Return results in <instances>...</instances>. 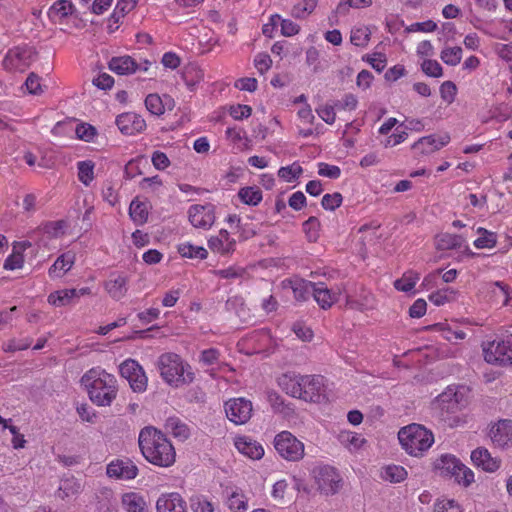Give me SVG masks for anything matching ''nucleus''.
Returning <instances> with one entry per match:
<instances>
[{"label":"nucleus","instance_id":"a878e982","mask_svg":"<svg viewBox=\"0 0 512 512\" xmlns=\"http://www.w3.org/2000/svg\"><path fill=\"white\" fill-rule=\"evenodd\" d=\"M278 385L288 395L299 398L301 396V374L287 372L278 378Z\"/></svg>","mask_w":512,"mask_h":512},{"label":"nucleus","instance_id":"393cba45","mask_svg":"<svg viewBox=\"0 0 512 512\" xmlns=\"http://www.w3.org/2000/svg\"><path fill=\"white\" fill-rule=\"evenodd\" d=\"M226 505L232 512H246L248 510V498L238 487L225 489Z\"/></svg>","mask_w":512,"mask_h":512},{"label":"nucleus","instance_id":"4c0bfd02","mask_svg":"<svg viewBox=\"0 0 512 512\" xmlns=\"http://www.w3.org/2000/svg\"><path fill=\"white\" fill-rule=\"evenodd\" d=\"M381 477L386 481L399 483L407 478V471L399 465H388L383 468Z\"/></svg>","mask_w":512,"mask_h":512},{"label":"nucleus","instance_id":"5fc2aeb1","mask_svg":"<svg viewBox=\"0 0 512 512\" xmlns=\"http://www.w3.org/2000/svg\"><path fill=\"white\" fill-rule=\"evenodd\" d=\"M75 133L77 138L80 140L90 142L96 136L97 131L94 126L87 123H81L76 126Z\"/></svg>","mask_w":512,"mask_h":512},{"label":"nucleus","instance_id":"052dcab7","mask_svg":"<svg viewBox=\"0 0 512 512\" xmlns=\"http://www.w3.org/2000/svg\"><path fill=\"white\" fill-rule=\"evenodd\" d=\"M318 174L330 179H338L341 175V169L336 165L321 162L318 164Z\"/></svg>","mask_w":512,"mask_h":512},{"label":"nucleus","instance_id":"e433bc0d","mask_svg":"<svg viewBox=\"0 0 512 512\" xmlns=\"http://www.w3.org/2000/svg\"><path fill=\"white\" fill-rule=\"evenodd\" d=\"M238 196L243 203L256 206L262 200V191L259 187L248 186L241 188L238 192Z\"/></svg>","mask_w":512,"mask_h":512},{"label":"nucleus","instance_id":"79ce46f5","mask_svg":"<svg viewBox=\"0 0 512 512\" xmlns=\"http://www.w3.org/2000/svg\"><path fill=\"white\" fill-rule=\"evenodd\" d=\"M77 168L79 181L88 186L94 179V163L89 160L80 161Z\"/></svg>","mask_w":512,"mask_h":512},{"label":"nucleus","instance_id":"f257e3e1","mask_svg":"<svg viewBox=\"0 0 512 512\" xmlns=\"http://www.w3.org/2000/svg\"><path fill=\"white\" fill-rule=\"evenodd\" d=\"M138 443L143 457L151 464L159 467H169L174 464L175 449L166 435L156 428H143L140 431Z\"/></svg>","mask_w":512,"mask_h":512},{"label":"nucleus","instance_id":"774afa93","mask_svg":"<svg viewBox=\"0 0 512 512\" xmlns=\"http://www.w3.org/2000/svg\"><path fill=\"white\" fill-rule=\"evenodd\" d=\"M25 86L30 94L39 95L42 93L40 77L34 72L30 73L25 81Z\"/></svg>","mask_w":512,"mask_h":512},{"label":"nucleus","instance_id":"4468645a","mask_svg":"<svg viewBox=\"0 0 512 512\" xmlns=\"http://www.w3.org/2000/svg\"><path fill=\"white\" fill-rule=\"evenodd\" d=\"M138 467L130 459H117L107 465L106 473L110 478L132 480L138 475Z\"/></svg>","mask_w":512,"mask_h":512},{"label":"nucleus","instance_id":"f3484780","mask_svg":"<svg viewBox=\"0 0 512 512\" xmlns=\"http://www.w3.org/2000/svg\"><path fill=\"white\" fill-rule=\"evenodd\" d=\"M91 293L90 288L83 287L80 289H62L52 292L48 296V303L55 307H63L71 304L74 299H78L81 296L88 295Z\"/></svg>","mask_w":512,"mask_h":512},{"label":"nucleus","instance_id":"a18cd8bd","mask_svg":"<svg viewBox=\"0 0 512 512\" xmlns=\"http://www.w3.org/2000/svg\"><path fill=\"white\" fill-rule=\"evenodd\" d=\"M370 34L367 27L353 28L350 35V42L355 46L365 47L370 40Z\"/></svg>","mask_w":512,"mask_h":512},{"label":"nucleus","instance_id":"0eeeda50","mask_svg":"<svg viewBox=\"0 0 512 512\" xmlns=\"http://www.w3.org/2000/svg\"><path fill=\"white\" fill-rule=\"evenodd\" d=\"M36 55L33 47L16 46L7 51L2 65L9 72H24L36 60Z\"/></svg>","mask_w":512,"mask_h":512},{"label":"nucleus","instance_id":"13d9d810","mask_svg":"<svg viewBox=\"0 0 512 512\" xmlns=\"http://www.w3.org/2000/svg\"><path fill=\"white\" fill-rule=\"evenodd\" d=\"M372 4V0H344L337 6V11L340 13H346L349 8H365Z\"/></svg>","mask_w":512,"mask_h":512},{"label":"nucleus","instance_id":"dca6fc26","mask_svg":"<svg viewBox=\"0 0 512 512\" xmlns=\"http://www.w3.org/2000/svg\"><path fill=\"white\" fill-rule=\"evenodd\" d=\"M340 294V287L329 289L323 282L315 283L313 298L323 310L330 309L339 300Z\"/></svg>","mask_w":512,"mask_h":512},{"label":"nucleus","instance_id":"de8ad7c7","mask_svg":"<svg viewBox=\"0 0 512 512\" xmlns=\"http://www.w3.org/2000/svg\"><path fill=\"white\" fill-rule=\"evenodd\" d=\"M456 292L451 288L438 290L429 295V300L436 306H442L454 300Z\"/></svg>","mask_w":512,"mask_h":512},{"label":"nucleus","instance_id":"a211bd4d","mask_svg":"<svg viewBox=\"0 0 512 512\" xmlns=\"http://www.w3.org/2000/svg\"><path fill=\"white\" fill-rule=\"evenodd\" d=\"M116 125L119 130L126 135L139 133L146 128L145 120L138 114L127 112L116 118Z\"/></svg>","mask_w":512,"mask_h":512},{"label":"nucleus","instance_id":"20e7f679","mask_svg":"<svg viewBox=\"0 0 512 512\" xmlns=\"http://www.w3.org/2000/svg\"><path fill=\"white\" fill-rule=\"evenodd\" d=\"M398 439L403 449L415 457L422 456L434 443L432 432L415 423L401 428Z\"/></svg>","mask_w":512,"mask_h":512},{"label":"nucleus","instance_id":"4be33fe9","mask_svg":"<svg viewBox=\"0 0 512 512\" xmlns=\"http://www.w3.org/2000/svg\"><path fill=\"white\" fill-rule=\"evenodd\" d=\"M234 445L241 454L250 459L259 460L264 455L262 445L247 436L236 437Z\"/></svg>","mask_w":512,"mask_h":512},{"label":"nucleus","instance_id":"6ab92c4d","mask_svg":"<svg viewBox=\"0 0 512 512\" xmlns=\"http://www.w3.org/2000/svg\"><path fill=\"white\" fill-rule=\"evenodd\" d=\"M157 512H187L186 502L176 492L164 493L159 496L156 502Z\"/></svg>","mask_w":512,"mask_h":512},{"label":"nucleus","instance_id":"473e14b6","mask_svg":"<svg viewBox=\"0 0 512 512\" xmlns=\"http://www.w3.org/2000/svg\"><path fill=\"white\" fill-rule=\"evenodd\" d=\"M165 429L181 441L186 440L190 435L188 426L178 417H169L165 422Z\"/></svg>","mask_w":512,"mask_h":512},{"label":"nucleus","instance_id":"2f4dec72","mask_svg":"<svg viewBox=\"0 0 512 512\" xmlns=\"http://www.w3.org/2000/svg\"><path fill=\"white\" fill-rule=\"evenodd\" d=\"M290 283L295 300L304 302L308 300L311 295L313 296L315 282L297 279Z\"/></svg>","mask_w":512,"mask_h":512},{"label":"nucleus","instance_id":"aec40b11","mask_svg":"<svg viewBox=\"0 0 512 512\" xmlns=\"http://www.w3.org/2000/svg\"><path fill=\"white\" fill-rule=\"evenodd\" d=\"M490 437L501 448L512 446V420H500L491 428Z\"/></svg>","mask_w":512,"mask_h":512},{"label":"nucleus","instance_id":"49530a36","mask_svg":"<svg viewBox=\"0 0 512 512\" xmlns=\"http://www.w3.org/2000/svg\"><path fill=\"white\" fill-rule=\"evenodd\" d=\"M147 110L153 115H162L165 111L163 99L158 94H149L145 99Z\"/></svg>","mask_w":512,"mask_h":512},{"label":"nucleus","instance_id":"7c9ffc66","mask_svg":"<svg viewBox=\"0 0 512 512\" xmlns=\"http://www.w3.org/2000/svg\"><path fill=\"white\" fill-rule=\"evenodd\" d=\"M73 13V4L68 0L56 1L48 10L49 19L54 22H61L64 18Z\"/></svg>","mask_w":512,"mask_h":512},{"label":"nucleus","instance_id":"f03ea898","mask_svg":"<svg viewBox=\"0 0 512 512\" xmlns=\"http://www.w3.org/2000/svg\"><path fill=\"white\" fill-rule=\"evenodd\" d=\"M81 383L86 388L89 399L97 406H110L117 397L116 377L100 367H93L86 371L81 378Z\"/></svg>","mask_w":512,"mask_h":512},{"label":"nucleus","instance_id":"37998d69","mask_svg":"<svg viewBox=\"0 0 512 512\" xmlns=\"http://www.w3.org/2000/svg\"><path fill=\"white\" fill-rule=\"evenodd\" d=\"M440 58L445 64L456 66L462 59V49L458 46L447 47L441 51Z\"/></svg>","mask_w":512,"mask_h":512},{"label":"nucleus","instance_id":"864d4df0","mask_svg":"<svg viewBox=\"0 0 512 512\" xmlns=\"http://www.w3.org/2000/svg\"><path fill=\"white\" fill-rule=\"evenodd\" d=\"M458 484H461L463 486H469L471 483L474 482V472L465 466L464 464L461 465L459 470L453 475L452 477Z\"/></svg>","mask_w":512,"mask_h":512},{"label":"nucleus","instance_id":"9b49d317","mask_svg":"<svg viewBox=\"0 0 512 512\" xmlns=\"http://www.w3.org/2000/svg\"><path fill=\"white\" fill-rule=\"evenodd\" d=\"M188 219L197 229L209 230L215 223V206L211 203L194 204L188 209Z\"/></svg>","mask_w":512,"mask_h":512},{"label":"nucleus","instance_id":"5701e85b","mask_svg":"<svg viewBox=\"0 0 512 512\" xmlns=\"http://www.w3.org/2000/svg\"><path fill=\"white\" fill-rule=\"evenodd\" d=\"M463 463L451 454H442L433 463L434 470L443 477L452 478Z\"/></svg>","mask_w":512,"mask_h":512},{"label":"nucleus","instance_id":"39448f33","mask_svg":"<svg viewBox=\"0 0 512 512\" xmlns=\"http://www.w3.org/2000/svg\"><path fill=\"white\" fill-rule=\"evenodd\" d=\"M274 448L278 455L290 462H298L305 455V446L290 431H281L275 435L273 441Z\"/></svg>","mask_w":512,"mask_h":512},{"label":"nucleus","instance_id":"6e6d98bb","mask_svg":"<svg viewBox=\"0 0 512 512\" xmlns=\"http://www.w3.org/2000/svg\"><path fill=\"white\" fill-rule=\"evenodd\" d=\"M422 71L430 77L439 78L443 75V69L436 60H424L421 65Z\"/></svg>","mask_w":512,"mask_h":512},{"label":"nucleus","instance_id":"c756f323","mask_svg":"<svg viewBox=\"0 0 512 512\" xmlns=\"http://www.w3.org/2000/svg\"><path fill=\"white\" fill-rule=\"evenodd\" d=\"M127 277L121 274L111 275L105 282V290L115 300L122 299L127 293Z\"/></svg>","mask_w":512,"mask_h":512},{"label":"nucleus","instance_id":"a19ab883","mask_svg":"<svg viewBox=\"0 0 512 512\" xmlns=\"http://www.w3.org/2000/svg\"><path fill=\"white\" fill-rule=\"evenodd\" d=\"M477 232L481 234L480 237H478L474 241V246L478 249H485V248H493L497 244V235L494 232L488 231L485 228L479 227L477 229Z\"/></svg>","mask_w":512,"mask_h":512},{"label":"nucleus","instance_id":"58836bf2","mask_svg":"<svg viewBox=\"0 0 512 512\" xmlns=\"http://www.w3.org/2000/svg\"><path fill=\"white\" fill-rule=\"evenodd\" d=\"M420 279V275L414 271H408L403 274L400 279L394 282V287L402 292H410L414 289L416 283Z\"/></svg>","mask_w":512,"mask_h":512},{"label":"nucleus","instance_id":"680f3d73","mask_svg":"<svg viewBox=\"0 0 512 512\" xmlns=\"http://www.w3.org/2000/svg\"><path fill=\"white\" fill-rule=\"evenodd\" d=\"M342 199V195L338 192L325 194L322 198L321 204L324 209L333 211L341 205Z\"/></svg>","mask_w":512,"mask_h":512},{"label":"nucleus","instance_id":"338daca9","mask_svg":"<svg viewBox=\"0 0 512 512\" xmlns=\"http://www.w3.org/2000/svg\"><path fill=\"white\" fill-rule=\"evenodd\" d=\"M456 85L451 81H445L440 86L441 98L447 102L452 103L456 95Z\"/></svg>","mask_w":512,"mask_h":512},{"label":"nucleus","instance_id":"0e129e2a","mask_svg":"<svg viewBox=\"0 0 512 512\" xmlns=\"http://www.w3.org/2000/svg\"><path fill=\"white\" fill-rule=\"evenodd\" d=\"M254 66L260 74H264L271 68L272 59L267 53H258L254 58Z\"/></svg>","mask_w":512,"mask_h":512},{"label":"nucleus","instance_id":"4d7b16f0","mask_svg":"<svg viewBox=\"0 0 512 512\" xmlns=\"http://www.w3.org/2000/svg\"><path fill=\"white\" fill-rule=\"evenodd\" d=\"M66 223L63 220L48 222L44 225V233L49 237L57 238L64 234Z\"/></svg>","mask_w":512,"mask_h":512},{"label":"nucleus","instance_id":"9d476101","mask_svg":"<svg viewBox=\"0 0 512 512\" xmlns=\"http://www.w3.org/2000/svg\"><path fill=\"white\" fill-rule=\"evenodd\" d=\"M318 489L326 494H334L340 488L341 478L335 468L329 465L318 466L313 470Z\"/></svg>","mask_w":512,"mask_h":512},{"label":"nucleus","instance_id":"72a5a7b5","mask_svg":"<svg viewBox=\"0 0 512 512\" xmlns=\"http://www.w3.org/2000/svg\"><path fill=\"white\" fill-rule=\"evenodd\" d=\"M178 253L185 258L204 260L208 256L207 250L202 246H195L190 242L180 243Z\"/></svg>","mask_w":512,"mask_h":512},{"label":"nucleus","instance_id":"c85d7f7f","mask_svg":"<svg viewBox=\"0 0 512 512\" xmlns=\"http://www.w3.org/2000/svg\"><path fill=\"white\" fill-rule=\"evenodd\" d=\"M109 69L118 75H128L137 72V62L129 55L113 57L109 61Z\"/></svg>","mask_w":512,"mask_h":512},{"label":"nucleus","instance_id":"bf43d9fd","mask_svg":"<svg viewBox=\"0 0 512 512\" xmlns=\"http://www.w3.org/2000/svg\"><path fill=\"white\" fill-rule=\"evenodd\" d=\"M433 512H462L460 506L450 499L437 500Z\"/></svg>","mask_w":512,"mask_h":512},{"label":"nucleus","instance_id":"b1692460","mask_svg":"<svg viewBox=\"0 0 512 512\" xmlns=\"http://www.w3.org/2000/svg\"><path fill=\"white\" fill-rule=\"evenodd\" d=\"M236 241L231 238L229 232L221 229L217 236H212L208 240V247L216 253L229 254L235 250Z\"/></svg>","mask_w":512,"mask_h":512},{"label":"nucleus","instance_id":"6e6552de","mask_svg":"<svg viewBox=\"0 0 512 512\" xmlns=\"http://www.w3.org/2000/svg\"><path fill=\"white\" fill-rule=\"evenodd\" d=\"M483 355L487 363L512 365V334L502 341H492L483 345Z\"/></svg>","mask_w":512,"mask_h":512},{"label":"nucleus","instance_id":"412c9836","mask_svg":"<svg viewBox=\"0 0 512 512\" xmlns=\"http://www.w3.org/2000/svg\"><path fill=\"white\" fill-rule=\"evenodd\" d=\"M450 142V136L447 133L442 135H429L420 138L414 143L413 148L419 150L423 154H430L441 149Z\"/></svg>","mask_w":512,"mask_h":512},{"label":"nucleus","instance_id":"f704fd0d","mask_svg":"<svg viewBox=\"0 0 512 512\" xmlns=\"http://www.w3.org/2000/svg\"><path fill=\"white\" fill-rule=\"evenodd\" d=\"M464 238L461 235L442 233L437 236L436 244L440 250H451L461 248Z\"/></svg>","mask_w":512,"mask_h":512},{"label":"nucleus","instance_id":"c03bdc74","mask_svg":"<svg viewBox=\"0 0 512 512\" xmlns=\"http://www.w3.org/2000/svg\"><path fill=\"white\" fill-rule=\"evenodd\" d=\"M190 507L193 512H214V504L206 496L194 495L190 498Z\"/></svg>","mask_w":512,"mask_h":512},{"label":"nucleus","instance_id":"09e8293b","mask_svg":"<svg viewBox=\"0 0 512 512\" xmlns=\"http://www.w3.org/2000/svg\"><path fill=\"white\" fill-rule=\"evenodd\" d=\"M492 293L496 298L502 299L503 305H508L510 299H512V288L501 281L493 283Z\"/></svg>","mask_w":512,"mask_h":512},{"label":"nucleus","instance_id":"c9c22d12","mask_svg":"<svg viewBox=\"0 0 512 512\" xmlns=\"http://www.w3.org/2000/svg\"><path fill=\"white\" fill-rule=\"evenodd\" d=\"M81 491V484L74 478H67L61 481L56 492L58 498L64 500Z\"/></svg>","mask_w":512,"mask_h":512},{"label":"nucleus","instance_id":"ddd939ff","mask_svg":"<svg viewBox=\"0 0 512 512\" xmlns=\"http://www.w3.org/2000/svg\"><path fill=\"white\" fill-rule=\"evenodd\" d=\"M324 377L321 375H301V396L299 399L317 402L324 393Z\"/></svg>","mask_w":512,"mask_h":512},{"label":"nucleus","instance_id":"8fccbe9b","mask_svg":"<svg viewBox=\"0 0 512 512\" xmlns=\"http://www.w3.org/2000/svg\"><path fill=\"white\" fill-rule=\"evenodd\" d=\"M302 172V167L298 163L294 162L292 165L281 167L278 171V176L286 182H292L299 178Z\"/></svg>","mask_w":512,"mask_h":512},{"label":"nucleus","instance_id":"bb28decb","mask_svg":"<svg viewBox=\"0 0 512 512\" xmlns=\"http://www.w3.org/2000/svg\"><path fill=\"white\" fill-rule=\"evenodd\" d=\"M76 255L73 251L61 254L49 268L48 274L51 278L62 277L75 263Z\"/></svg>","mask_w":512,"mask_h":512},{"label":"nucleus","instance_id":"cd10ccee","mask_svg":"<svg viewBox=\"0 0 512 512\" xmlns=\"http://www.w3.org/2000/svg\"><path fill=\"white\" fill-rule=\"evenodd\" d=\"M121 504L126 512H150L145 497L137 492L123 494Z\"/></svg>","mask_w":512,"mask_h":512},{"label":"nucleus","instance_id":"603ef678","mask_svg":"<svg viewBox=\"0 0 512 512\" xmlns=\"http://www.w3.org/2000/svg\"><path fill=\"white\" fill-rule=\"evenodd\" d=\"M221 353L216 348H208L201 351L199 355V363L203 366H213L219 364Z\"/></svg>","mask_w":512,"mask_h":512},{"label":"nucleus","instance_id":"7ed1b4c3","mask_svg":"<svg viewBox=\"0 0 512 512\" xmlns=\"http://www.w3.org/2000/svg\"><path fill=\"white\" fill-rule=\"evenodd\" d=\"M157 368L164 382L173 388L189 385L195 379L190 364L175 353H164L159 356Z\"/></svg>","mask_w":512,"mask_h":512},{"label":"nucleus","instance_id":"3c124183","mask_svg":"<svg viewBox=\"0 0 512 512\" xmlns=\"http://www.w3.org/2000/svg\"><path fill=\"white\" fill-rule=\"evenodd\" d=\"M318 0H300L292 9V15L296 18H304L313 12L317 6Z\"/></svg>","mask_w":512,"mask_h":512},{"label":"nucleus","instance_id":"e2e57ef3","mask_svg":"<svg viewBox=\"0 0 512 512\" xmlns=\"http://www.w3.org/2000/svg\"><path fill=\"white\" fill-rule=\"evenodd\" d=\"M32 340L26 338L24 340L11 339L4 343L2 348L5 352H16L27 349L31 345Z\"/></svg>","mask_w":512,"mask_h":512},{"label":"nucleus","instance_id":"ea45409f","mask_svg":"<svg viewBox=\"0 0 512 512\" xmlns=\"http://www.w3.org/2000/svg\"><path fill=\"white\" fill-rule=\"evenodd\" d=\"M129 215L137 224H143L148 219L147 205L138 200H133L129 207Z\"/></svg>","mask_w":512,"mask_h":512},{"label":"nucleus","instance_id":"f8f14e48","mask_svg":"<svg viewBox=\"0 0 512 512\" xmlns=\"http://www.w3.org/2000/svg\"><path fill=\"white\" fill-rule=\"evenodd\" d=\"M224 408L227 418L236 425L247 423L252 416V402L243 397L229 399Z\"/></svg>","mask_w":512,"mask_h":512},{"label":"nucleus","instance_id":"1a4fd4ad","mask_svg":"<svg viewBox=\"0 0 512 512\" xmlns=\"http://www.w3.org/2000/svg\"><path fill=\"white\" fill-rule=\"evenodd\" d=\"M119 372L134 392H144L147 388V376L142 366L133 359H126L119 366Z\"/></svg>","mask_w":512,"mask_h":512},{"label":"nucleus","instance_id":"2eb2a0df","mask_svg":"<svg viewBox=\"0 0 512 512\" xmlns=\"http://www.w3.org/2000/svg\"><path fill=\"white\" fill-rule=\"evenodd\" d=\"M473 464L488 473L496 472L501 466V459L493 457L484 447H478L471 453Z\"/></svg>","mask_w":512,"mask_h":512},{"label":"nucleus","instance_id":"423d86ee","mask_svg":"<svg viewBox=\"0 0 512 512\" xmlns=\"http://www.w3.org/2000/svg\"><path fill=\"white\" fill-rule=\"evenodd\" d=\"M469 389L466 386H448L438 395L435 405L443 413L454 414L468 404Z\"/></svg>","mask_w":512,"mask_h":512},{"label":"nucleus","instance_id":"69168bd1","mask_svg":"<svg viewBox=\"0 0 512 512\" xmlns=\"http://www.w3.org/2000/svg\"><path fill=\"white\" fill-rule=\"evenodd\" d=\"M337 108L334 105H324L316 109L318 116L327 124H333L336 119L335 110Z\"/></svg>","mask_w":512,"mask_h":512}]
</instances>
